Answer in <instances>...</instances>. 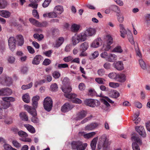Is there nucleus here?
Segmentation results:
<instances>
[{"label":"nucleus","mask_w":150,"mask_h":150,"mask_svg":"<svg viewBox=\"0 0 150 150\" xmlns=\"http://www.w3.org/2000/svg\"><path fill=\"white\" fill-rule=\"evenodd\" d=\"M111 143V141H109L108 139L107 138L106 135L103 134L101 136L99 139L98 149V150H100L103 147V150H107Z\"/></svg>","instance_id":"nucleus-1"},{"label":"nucleus","mask_w":150,"mask_h":150,"mask_svg":"<svg viewBox=\"0 0 150 150\" xmlns=\"http://www.w3.org/2000/svg\"><path fill=\"white\" fill-rule=\"evenodd\" d=\"M72 149L77 150H85L87 146V144L83 143L80 141H73L71 144Z\"/></svg>","instance_id":"nucleus-2"},{"label":"nucleus","mask_w":150,"mask_h":150,"mask_svg":"<svg viewBox=\"0 0 150 150\" xmlns=\"http://www.w3.org/2000/svg\"><path fill=\"white\" fill-rule=\"evenodd\" d=\"M38 105V102H32L33 108L27 105H24V107L25 110L31 115H37L36 109L37 108Z\"/></svg>","instance_id":"nucleus-3"},{"label":"nucleus","mask_w":150,"mask_h":150,"mask_svg":"<svg viewBox=\"0 0 150 150\" xmlns=\"http://www.w3.org/2000/svg\"><path fill=\"white\" fill-rule=\"evenodd\" d=\"M43 105L45 109L48 112L50 111L53 106V101L51 98L49 97H46L44 100Z\"/></svg>","instance_id":"nucleus-4"},{"label":"nucleus","mask_w":150,"mask_h":150,"mask_svg":"<svg viewBox=\"0 0 150 150\" xmlns=\"http://www.w3.org/2000/svg\"><path fill=\"white\" fill-rule=\"evenodd\" d=\"M84 103L86 105L92 107L97 106L100 104V102L99 101L91 99L86 100H85Z\"/></svg>","instance_id":"nucleus-5"},{"label":"nucleus","mask_w":150,"mask_h":150,"mask_svg":"<svg viewBox=\"0 0 150 150\" xmlns=\"http://www.w3.org/2000/svg\"><path fill=\"white\" fill-rule=\"evenodd\" d=\"M11 97H6L2 98V100L4 101L2 102V108L6 109L9 107L11 105V103L9 101H7V100H11Z\"/></svg>","instance_id":"nucleus-6"},{"label":"nucleus","mask_w":150,"mask_h":150,"mask_svg":"<svg viewBox=\"0 0 150 150\" xmlns=\"http://www.w3.org/2000/svg\"><path fill=\"white\" fill-rule=\"evenodd\" d=\"M16 42V39L13 37H11L8 39V45L10 49L12 51H13L15 49Z\"/></svg>","instance_id":"nucleus-7"},{"label":"nucleus","mask_w":150,"mask_h":150,"mask_svg":"<svg viewBox=\"0 0 150 150\" xmlns=\"http://www.w3.org/2000/svg\"><path fill=\"white\" fill-rule=\"evenodd\" d=\"M120 30V35L121 37L124 38L126 35H128V32H131L128 29L126 30L124 28V25L120 24L119 25Z\"/></svg>","instance_id":"nucleus-8"},{"label":"nucleus","mask_w":150,"mask_h":150,"mask_svg":"<svg viewBox=\"0 0 150 150\" xmlns=\"http://www.w3.org/2000/svg\"><path fill=\"white\" fill-rule=\"evenodd\" d=\"M74 107L72 105L68 103H65L61 108V111L63 112H66L71 110Z\"/></svg>","instance_id":"nucleus-9"},{"label":"nucleus","mask_w":150,"mask_h":150,"mask_svg":"<svg viewBox=\"0 0 150 150\" xmlns=\"http://www.w3.org/2000/svg\"><path fill=\"white\" fill-rule=\"evenodd\" d=\"M127 80L126 75L123 73L118 74L116 81L120 83H124Z\"/></svg>","instance_id":"nucleus-10"},{"label":"nucleus","mask_w":150,"mask_h":150,"mask_svg":"<svg viewBox=\"0 0 150 150\" xmlns=\"http://www.w3.org/2000/svg\"><path fill=\"white\" fill-rule=\"evenodd\" d=\"M136 131L142 137H145L146 136V134L143 126H140L135 127Z\"/></svg>","instance_id":"nucleus-11"},{"label":"nucleus","mask_w":150,"mask_h":150,"mask_svg":"<svg viewBox=\"0 0 150 150\" xmlns=\"http://www.w3.org/2000/svg\"><path fill=\"white\" fill-rule=\"evenodd\" d=\"M80 136H83L85 138L88 139L93 137L96 134L95 132H92L88 133L86 134L84 132H80L79 133Z\"/></svg>","instance_id":"nucleus-12"},{"label":"nucleus","mask_w":150,"mask_h":150,"mask_svg":"<svg viewBox=\"0 0 150 150\" xmlns=\"http://www.w3.org/2000/svg\"><path fill=\"white\" fill-rule=\"evenodd\" d=\"M87 115V112L84 110H82L79 112L77 114L76 120H81L86 117Z\"/></svg>","instance_id":"nucleus-13"},{"label":"nucleus","mask_w":150,"mask_h":150,"mask_svg":"<svg viewBox=\"0 0 150 150\" xmlns=\"http://www.w3.org/2000/svg\"><path fill=\"white\" fill-rule=\"evenodd\" d=\"M131 139L132 142H135L140 145H142V142L138 135L135 134H132L131 137Z\"/></svg>","instance_id":"nucleus-14"},{"label":"nucleus","mask_w":150,"mask_h":150,"mask_svg":"<svg viewBox=\"0 0 150 150\" xmlns=\"http://www.w3.org/2000/svg\"><path fill=\"white\" fill-rule=\"evenodd\" d=\"M53 10L57 13V14L60 15L64 11V8L62 6L59 5L56 6Z\"/></svg>","instance_id":"nucleus-15"},{"label":"nucleus","mask_w":150,"mask_h":150,"mask_svg":"<svg viewBox=\"0 0 150 150\" xmlns=\"http://www.w3.org/2000/svg\"><path fill=\"white\" fill-rule=\"evenodd\" d=\"M84 32L87 36H92L95 34L96 31L95 29L90 28H87Z\"/></svg>","instance_id":"nucleus-16"},{"label":"nucleus","mask_w":150,"mask_h":150,"mask_svg":"<svg viewBox=\"0 0 150 150\" xmlns=\"http://www.w3.org/2000/svg\"><path fill=\"white\" fill-rule=\"evenodd\" d=\"M102 42L100 38H98L95 40L91 45V47L96 48L100 46V43Z\"/></svg>","instance_id":"nucleus-17"},{"label":"nucleus","mask_w":150,"mask_h":150,"mask_svg":"<svg viewBox=\"0 0 150 150\" xmlns=\"http://www.w3.org/2000/svg\"><path fill=\"white\" fill-rule=\"evenodd\" d=\"M64 41V39L63 37L59 38L56 40L55 43L53 45L54 47L57 48L59 47L62 44Z\"/></svg>","instance_id":"nucleus-18"},{"label":"nucleus","mask_w":150,"mask_h":150,"mask_svg":"<svg viewBox=\"0 0 150 150\" xmlns=\"http://www.w3.org/2000/svg\"><path fill=\"white\" fill-rule=\"evenodd\" d=\"M57 13L53 10V11L43 14V16L44 18L48 17L50 18H53L57 17Z\"/></svg>","instance_id":"nucleus-19"},{"label":"nucleus","mask_w":150,"mask_h":150,"mask_svg":"<svg viewBox=\"0 0 150 150\" xmlns=\"http://www.w3.org/2000/svg\"><path fill=\"white\" fill-rule=\"evenodd\" d=\"M11 13L6 10H0V16L4 18H8L10 16Z\"/></svg>","instance_id":"nucleus-20"},{"label":"nucleus","mask_w":150,"mask_h":150,"mask_svg":"<svg viewBox=\"0 0 150 150\" xmlns=\"http://www.w3.org/2000/svg\"><path fill=\"white\" fill-rule=\"evenodd\" d=\"M42 57L40 55H36L32 61V63L34 65H38L42 59Z\"/></svg>","instance_id":"nucleus-21"},{"label":"nucleus","mask_w":150,"mask_h":150,"mask_svg":"<svg viewBox=\"0 0 150 150\" xmlns=\"http://www.w3.org/2000/svg\"><path fill=\"white\" fill-rule=\"evenodd\" d=\"M16 38L17 40L18 45H22L24 43V38L23 36L21 35H18L16 36Z\"/></svg>","instance_id":"nucleus-22"},{"label":"nucleus","mask_w":150,"mask_h":150,"mask_svg":"<svg viewBox=\"0 0 150 150\" xmlns=\"http://www.w3.org/2000/svg\"><path fill=\"white\" fill-rule=\"evenodd\" d=\"M98 137L94 138L91 143V146L92 150H96V146L98 140Z\"/></svg>","instance_id":"nucleus-23"},{"label":"nucleus","mask_w":150,"mask_h":150,"mask_svg":"<svg viewBox=\"0 0 150 150\" xmlns=\"http://www.w3.org/2000/svg\"><path fill=\"white\" fill-rule=\"evenodd\" d=\"M80 41L83 42L86 39L87 37L85 32H83L78 35H77Z\"/></svg>","instance_id":"nucleus-24"},{"label":"nucleus","mask_w":150,"mask_h":150,"mask_svg":"<svg viewBox=\"0 0 150 150\" xmlns=\"http://www.w3.org/2000/svg\"><path fill=\"white\" fill-rule=\"evenodd\" d=\"M117 59V57L116 55L113 54H109L108 60L110 62H113L116 60Z\"/></svg>","instance_id":"nucleus-25"},{"label":"nucleus","mask_w":150,"mask_h":150,"mask_svg":"<svg viewBox=\"0 0 150 150\" xmlns=\"http://www.w3.org/2000/svg\"><path fill=\"white\" fill-rule=\"evenodd\" d=\"M24 127L30 132L32 133H34L35 132V130L34 128L32 125L28 124H25Z\"/></svg>","instance_id":"nucleus-26"},{"label":"nucleus","mask_w":150,"mask_h":150,"mask_svg":"<svg viewBox=\"0 0 150 150\" xmlns=\"http://www.w3.org/2000/svg\"><path fill=\"white\" fill-rule=\"evenodd\" d=\"M88 47V43L87 42H84L81 45L80 50L86 51Z\"/></svg>","instance_id":"nucleus-27"},{"label":"nucleus","mask_w":150,"mask_h":150,"mask_svg":"<svg viewBox=\"0 0 150 150\" xmlns=\"http://www.w3.org/2000/svg\"><path fill=\"white\" fill-rule=\"evenodd\" d=\"M80 27V26L79 25L74 23L72 25L71 30L73 32H76L79 30Z\"/></svg>","instance_id":"nucleus-28"},{"label":"nucleus","mask_w":150,"mask_h":150,"mask_svg":"<svg viewBox=\"0 0 150 150\" xmlns=\"http://www.w3.org/2000/svg\"><path fill=\"white\" fill-rule=\"evenodd\" d=\"M29 20L31 23L36 26H40L41 25V24L38 21L34 18H30Z\"/></svg>","instance_id":"nucleus-29"},{"label":"nucleus","mask_w":150,"mask_h":150,"mask_svg":"<svg viewBox=\"0 0 150 150\" xmlns=\"http://www.w3.org/2000/svg\"><path fill=\"white\" fill-rule=\"evenodd\" d=\"M111 10L116 12L117 13H120V10L119 8L117 6L112 5L109 7Z\"/></svg>","instance_id":"nucleus-30"},{"label":"nucleus","mask_w":150,"mask_h":150,"mask_svg":"<svg viewBox=\"0 0 150 150\" xmlns=\"http://www.w3.org/2000/svg\"><path fill=\"white\" fill-rule=\"evenodd\" d=\"M80 42L77 35H75L72 38L73 44L75 45Z\"/></svg>","instance_id":"nucleus-31"},{"label":"nucleus","mask_w":150,"mask_h":150,"mask_svg":"<svg viewBox=\"0 0 150 150\" xmlns=\"http://www.w3.org/2000/svg\"><path fill=\"white\" fill-rule=\"evenodd\" d=\"M23 101L25 103H28L30 101V98L29 94L26 93L23 95L22 97Z\"/></svg>","instance_id":"nucleus-32"},{"label":"nucleus","mask_w":150,"mask_h":150,"mask_svg":"<svg viewBox=\"0 0 150 150\" xmlns=\"http://www.w3.org/2000/svg\"><path fill=\"white\" fill-rule=\"evenodd\" d=\"M4 89V96H8L11 94L12 91L11 90L8 88H3Z\"/></svg>","instance_id":"nucleus-33"},{"label":"nucleus","mask_w":150,"mask_h":150,"mask_svg":"<svg viewBox=\"0 0 150 150\" xmlns=\"http://www.w3.org/2000/svg\"><path fill=\"white\" fill-rule=\"evenodd\" d=\"M64 95L66 97L71 99L72 101V100L76 98L77 96L76 94L73 93L64 94Z\"/></svg>","instance_id":"nucleus-34"},{"label":"nucleus","mask_w":150,"mask_h":150,"mask_svg":"<svg viewBox=\"0 0 150 150\" xmlns=\"http://www.w3.org/2000/svg\"><path fill=\"white\" fill-rule=\"evenodd\" d=\"M7 3L5 0H0V8L3 9L7 6Z\"/></svg>","instance_id":"nucleus-35"},{"label":"nucleus","mask_w":150,"mask_h":150,"mask_svg":"<svg viewBox=\"0 0 150 150\" xmlns=\"http://www.w3.org/2000/svg\"><path fill=\"white\" fill-rule=\"evenodd\" d=\"M95 81L99 84H104L105 80L101 78H97L95 79Z\"/></svg>","instance_id":"nucleus-36"},{"label":"nucleus","mask_w":150,"mask_h":150,"mask_svg":"<svg viewBox=\"0 0 150 150\" xmlns=\"http://www.w3.org/2000/svg\"><path fill=\"white\" fill-rule=\"evenodd\" d=\"M62 91L65 93V94H69L72 90L71 87L69 86L65 88H62Z\"/></svg>","instance_id":"nucleus-37"},{"label":"nucleus","mask_w":150,"mask_h":150,"mask_svg":"<svg viewBox=\"0 0 150 150\" xmlns=\"http://www.w3.org/2000/svg\"><path fill=\"white\" fill-rule=\"evenodd\" d=\"M117 20L120 23H122L124 20V18L122 14L120 13H117Z\"/></svg>","instance_id":"nucleus-38"},{"label":"nucleus","mask_w":150,"mask_h":150,"mask_svg":"<svg viewBox=\"0 0 150 150\" xmlns=\"http://www.w3.org/2000/svg\"><path fill=\"white\" fill-rule=\"evenodd\" d=\"M127 38L129 42L132 44H134V39L132 33L131 32H128V35H127Z\"/></svg>","instance_id":"nucleus-39"},{"label":"nucleus","mask_w":150,"mask_h":150,"mask_svg":"<svg viewBox=\"0 0 150 150\" xmlns=\"http://www.w3.org/2000/svg\"><path fill=\"white\" fill-rule=\"evenodd\" d=\"M109 86L113 88H116L119 87L120 84L117 82H111L109 83Z\"/></svg>","instance_id":"nucleus-40"},{"label":"nucleus","mask_w":150,"mask_h":150,"mask_svg":"<svg viewBox=\"0 0 150 150\" xmlns=\"http://www.w3.org/2000/svg\"><path fill=\"white\" fill-rule=\"evenodd\" d=\"M21 118L23 120L27 121L28 120V117L27 115L24 112H22L20 114Z\"/></svg>","instance_id":"nucleus-41"},{"label":"nucleus","mask_w":150,"mask_h":150,"mask_svg":"<svg viewBox=\"0 0 150 150\" xmlns=\"http://www.w3.org/2000/svg\"><path fill=\"white\" fill-rule=\"evenodd\" d=\"M117 74H118L114 72L110 73L108 74V76L110 78L113 79L116 81L117 76Z\"/></svg>","instance_id":"nucleus-42"},{"label":"nucleus","mask_w":150,"mask_h":150,"mask_svg":"<svg viewBox=\"0 0 150 150\" xmlns=\"http://www.w3.org/2000/svg\"><path fill=\"white\" fill-rule=\"evenodd\" d=\"M119 95V93L116 91H112L110 95L111 97L114 98H116L118 97Z\"/></svg>","instance_id":"nucleus-43"},{"label":"nucleus","mask_w":150,"mask_h":150,"mask_svg":"<svg viewBox=\"0 0 150 150\" xmlns=\"http://www.w3.org/2000/svg\"><path fill=\"white\" fill-rule=\"evenodd\" d=\"M123 50L121 49L120 46H117L115 47L112 50V52H113L121 53Z\"/></svg>","instance_id":"nucleus-44"},{"label":"nucleus","mask_w":150,"mask_h":150,"mask_svg":"<svg viewBox=\"0 0 150 150\" xmlns=\"http://www.w3.org/2000/svg\"><path fill=\"white\" fill-rule=\"evenodd\" d=\"M5 82L8 86H10L12 82L11 78L9 77H6Z\"/></svg>","instance_id":"nucleus-45"},{"label":"nucleus","mask_w":150,"mask_h":150,"mask_svg":"<svg viewBox=\"0 0 150 150\" xmlns=\"http://www.w3.org/2000/svg\"><path fill=\"white\" fill-rule=\"evenodd\" d=\"M33 85L32 83H30L26 85H23L22 86L21 88L23 90H25L29 89L31 88Z\"/></svg>","instance_id":"nucleus-46"},{"label":"nucleus","mask_w":150,"mask_h":150,"mask_svg":"<svg viewBox=\"0 0 150 150\" xmlns=\"http://www.w3.org/2000/svg\"><path fill=\"white\" fill-rule=\"evenodd\" d=\"M132 146L133 150H140L139 146L136 142H133L132 143Z\"/></svg>","instance_id":"nucleus-47"},{"label":"nucleus","mask_w":150,"mask_h":150,"mask_svg":"<svg viewBox=\"0 0 150 150\" xmlns=\"http://www.w3.org/2000/svg\"><path fill=\"white\" fill-rule=\"evenodd\" d=\"M57 85L56 83L52 84L50 86L51 90L53 91H57Z\"/></svg>","instance_id":"nucleus-48"},{"label":"nucleus","mask_w":150,"mask_h":150,"mask_svg":"<svg viewBox=\"0 0 150 150\" xmlns=\"http://www.w3.org/2000/svg\"><path fill=\"white\" fill-rule=\"evenodd\" d=\"M51 1V0H45L42 4V6L45 8L47 7L49 5Z\"/></svg>","instance_id":"nucleus-49"},{"label":"nucleus","mask_w":150,"mask_h":150,"mask_svg":"<svg viewBox=\"0 0 150 150\" xmlns=\"http://www.w3.org/2000/svg\"><path fill=\"white\" fill-rule=\"evenodd\" d=\"M52 52L53 50H50L43 52V54L45 56L50 57L51 56Z\"/></svg>","instance_id":"nucleus-50"},{"label":"nucleus","mask_w":150,"mask_h":150,"mask_svg":"<svg viewBox=\"0 0 150 150\" xmlns=\"http://www.w3.org/2000/svg\"><path fill=\"white\" fill-rule=\"evenodd\" d=\"M31 3L28 5V6L32 7L33 8L36 9L38 6L37 2H31Z\"/></svg>","instance_id":"nucleus-51"},{"label":"nucleus","mask_w":150,"mask_h":150,"mask_svg":"<svg viewBox=\"0 0 150 150\" xmlns=\"http://www.w3.org/2000/svg\"><path fill=\"white\" fill-rule=\"evenodd\" d=\"M15 60V58L13 56H8V61L10 63H13Z\"/></svg>","instance_id":"nucleus-52"},{"label":"nucleus","mask_w":150,"mask_h":150,"mask_svg":"<svg viewBox=\"0 0 150 150\" xmlns=\"http://www.w3.org/2000/svg\"><path fill=\"white\" fill-rule=\"evenodd\" d=\"M92 117L93 116L92 115H91L90 116L88 117L83 120L81 122V124H83L86 123L88 121L90 120Z\"/></svg>","instance_id":"nucleus-53"},{"label":"nucleus","mask_w":150,"mask_h":150,"mask_svg":"<svg viewBox=\"0 0 150 150\" xmlns=\"http://www.w3.org/2000/svg\"><path fill=\"white\" fill-rule=\"evenodd\" d=\"M111 48L110 45L107 44V45H104L103 46V50L105 51H108Z\"/></svg>","instance_id":"nucleus-54"},{"label":"nucleus","mask_w":150,"mask_h":150,"mask_svg":"<svg viewBox=\"0 0 150 150\" xmlns=\"http://www.w3.org/2000/svg\"><path fill=\"white\" fill-rule=\"evenodd\" d=\"M12 143L14 146L17 148H19L21 147V144L16 140L13 141Z\"/></svg>","instance_id":"nucleus-55"},{"label":"nucleus","mask_w":150,"mask_h":150,"mask_svg":"<svg viewBox=\"0 0 150 150\" xmlns=\"http://www.w3.org/2000/svg\"><path fill=\"white\" fill-rule=\"evenodd\" d=\"M6 116L2 108H0V119H3L5 118Z\"/></svg>","instance_id":"nucleus-56"},{"label":"nucleus","mask_w":150,"mask_h":150,"mask_svg":"<svg viewBox=\"0 0 150 150\" xmlns=\"http://www.w3.org/2000/svg\"><path fill=\"white\" fill-rule=\"evenodd\" d=\"M100 55L102 57L105 58L106 60H108L109 54H108L107 52H102L101 54Z\"/></svg>","instance_id":"nucleus-57"},{"label":"nucleus","mask_w":150,"mask_h":150,"mask_svg":"<svg viewBox=\"0 0 150 150\" xmlns=\"http://www.w3.org/2000/svg\"><path fill=\"white\" fill-rule=\"evenodd\" d=\"M107 43L108 44L111 45L112 44L113 42V40L112 38L110 35H108L107 36Z\"/></svg>","instance_id":"nucleus-58"},{"label":"nucleus","mask_w":150,"mask_h":150,"mask_svg":"<svg viewBox=\"0 0 150 150\" xmlns=\"http://www.w3.org/2000/svg\"><path fill=\"white\" fill-rule=\"evenodd\" d=\"M32 115L33 116V117L31 118V121L34 123H38L39 122V120L38 118L37 117H35L37 115Z\"/></svg>","instance_id":"nucleus-59"},{"label":"nucleus","mask_w":150,"mask_h":150,"mask_svg":"<svg viewBox=\"0 0 150 150\" xmlns=\"http://www.w3.org/2000/svg\"><path fill=\"white\" fill-rule=\"evenodd\" d=\"M146 23L148 25H150V14L146 15Z\"/></svg>","instance_id":"nucleus-60"},{"label":"nucleus","mask_w":150,"mask_h":150,"mask_svg":"<svg viewBox=\"0 0 150 150\" xmlns=\"http://www.w3.org/2000/svg\"><path fill=\"white\" fill-rule=\"evenodd\" d=\"M33 16L37 19L39 18V16L38 14L37 11L35 9H34L33 10Z\"/></svg>","instance_id":"nucleus-61"},{"label":"nucleus","mask_w":150,"mask_h":150,"mask_svg":"<svg viewBox=\"0 0 150 150\" xmlns=\"http://www.w3.org/2000/svg\"><path fill=\"white\" fill-rule=\"evenodd\" d=\"M51 60L48 59H45L44 62H43V64L47 66L48 65H49L51 63Z\"/></svg>","instance_id":"nucleus-62"},{"label":"nucleus","mask_w":150,"mask_h":150,"mask_svg":"<svg viewBox=\"0 0 150 150\" xmlns=\"http://www.w3.org/2000/svg\"><path fill=\"white\" fill-rule=\"evenodd\" d=\"M52 75L53 77L55 79L59 78L60 75L59 72L56 71L54 72L53 73Z\"/></svg>","instance_id":"nucleus-63"},{"label":"nucleus","mask_w":150,"mask_h":150,"mask_svg":"<svg viewBox=\"0 0 150 150\" xmlns=\"http://www.w3.org/2000/svg\"><path fill=\"white\" fill-rule=\"evenodd\" d=\"M79 88L81 91L84 90L85 88L84 84L82 83H80L79 85Z\"/></svg>","instance_id":"nucleus-64"}]
</instances>
